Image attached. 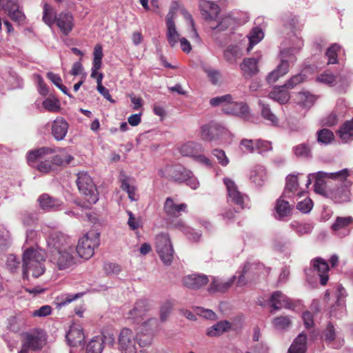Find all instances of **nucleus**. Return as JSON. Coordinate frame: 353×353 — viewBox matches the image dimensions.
<instances>
[{"label": "nucleus", "mask_w": 353, "mask_h": 353, "mask_svg": "<svg viewBox=\"0 0 353 353\" xmlns=\"http://www.w3.org/2000/svg\"><path fill=\"white\" fill-rule=\"evenodd\" d=\"M324 338L326 343L333 348H339L342 345L341 341H338L336 343H334L336 339V332L334 325L331 323L327 324L324 331Z\"/></svg>", "instance_id": "nucleus-43"}, {"label": "nucleus", "mask_w": 353, "mask_h": 353, "mask_svg": "<svg viewBox=\"0 0 353 353\" xmlns=\"http://www.w3.org/2000/svg\"><path fill=\"white\" fill-rule=\"evenodd\" d=\"M255 266L256 265L254 264H250V263H246L244 265L242 270L239 272V275L236 282V285L238 286H243L247 283L245 275L250 272V270H253L255 268Z\"/></svg>", "instance_id": "nucleus-53"}, {"label": "nucleus", "mask_w": 353, "mask_h": 353, "mask_svg": "<svg viewBox=\"0 0 353 353\" xmlns=\"http://www.w3.org/2000/svg\"><path fill=\"white\" fill-rule=\"evenodd\" d=\"M316 81L330 86H334L339 83V86L343 87L348 83V79L347 78H343L341 75L334 76L332 73L329 72H324L319 75L316 77Z\"/></svg>", "instance_id": "nucleus-22"}, {"label": "nucleus", "mask_w": 353, "mask_h": 353, "mask_svg": "<svg viewBox=\"0 0 353 353\" xmlns=\"http://www.w3.org/2000/svg\"><path fill=\"white\" fill-rule=\"evenodd\" d=\"M47 246L50 254L65 250L66 247H72L70 239L58 232L52 233L47 239Z\"/></svg>", "instance_id": "nucleus-13"}, {"label": "nucleus", "mask_w": 353, "mask_h": 353, "mask_svg": "<svg viewBox=\"0 0 353 353\" xmlns=\"http://www.w3.org/2000/svg\"><path fill=\"white\" fill-rule=\"evenodd\" d=\"M232 99V97L230 94H225L220 97H216L214 98H212L210 100V103L212 106H218V105H222V110L224 108L228 107V104H230V102Z\"/></svg>", "instance_id": "nucleus-52"}, {"label": "nucleus", "mask_w": 353, "mask_h": 353, "mask_svg": "<svg viewBox=\"0 0 353 353\" xmlns=\"http://www.w3.org/2000/svg\"><path fill=\"white\" fill-rule=\"evenodd\" d=\"M290 226L299 235H304L310 233L313 228L311 223H299L296 221L292 222Z\"/></svg>", "instance_id": "nucleus-49"}, {"label": "nucleus", "mask_w": 353, "mask_h": 353, "mask_svg": "<svg viewBox=\"0 0 353 353\" xmlns=\"http://www.w3.org/2000/svg\"><path fill=\"white\" fill-rule=\"evenodd\" d=\"M223 111L226 114L245 116L248 112V107L243 102H234L232 99L228 107L224 108Z\"/></svg>", "instance_id": "nucleus-34"}, {"label": "nucleus", "mask_w": 353, "mask_h": 353, "mask_svg": "<svg viewBox=\"0 0 353 353\" xmlns=\"http://www.w3.org/2000/svg\"><path fill=\"white\" fill-rule=\"evenodd\" d=\"M81 296V294L79 293L75 294H65L59 297H57L56 299V303L59 307L64 306L66 304H68L79 298Z\"/></svg>", "instance_id": "nucleus-59"}, {"label": "nucleus", "mask_w": 353, "mask_h": 353, "mask_svg": "<svg viewBox=\"0 0 353 353\" xmlns=\"http://www.w3.org/2000/svg\"><path fill=\"white\" fill-rule=\"evenodd\" d=\"M178 150L184 157H194L196 154L203 152V147L200 143L188 141L179 145Z\"/></svg>", "instance_id": "nucleus-27"}, {"label": "nucleus", "mask_w": 353, "mask_h": 353, "mask_svg": "<svg viewBox=\"0 0 353 353\" xmlns=\"http://www.w3.org/2000/svg\"><path fill=\"white\" fill-rule=\"evenodd\" d=\"M56 12L53 8L48 3L43 5V20L46 24L52 26L57 20Z\"/></svg>", "instance_id": "nucleus-47"}, {"label": "nucleus", "mask_w": 353, "mask_h": 353, "mask_svg": "<svg viewBox=\"0 0 353 353\" xmlns=\"http://www.w3.org/2000/svg\"><path fill=\"white\" fill-rule=\"evenodd\" d=\"M353 228V218L348 216H337L331 226L334 233L339 236L348 235Z\"/></svg>", "instance_id": "nucleus-15"}, {"label": "nucleus", "mask_w": 353, "mask_h": 353, "mask_svg": "<svg viewBox=\"0 0 353 353\" xmlns=\"http://www.w3.org/2000/svg\"><path fill=\"white\" fill-rule=\"evenodd\" d=\"M179 5L176 2H172L170 6L169 12L165 18L166 23V37L167 40L172 47H174L179 41L180 34L176 30L175 22L174 21Z\"/></svg>", "instance_id": "nucleus-10"}, {"label": "nucleus", "mask_w": 353, "mask_h": 353, "mask_svg": "<svg viewBox=\"0 0 353 353\" xmlns=\"http://www.w3.org/2000/svg\"><path fill=\"white\" fill-rule=\"evenodd\" d=\"M255 149L259 154L272 150V143L270 141L258 139L255 141Z\"/></svg>", "instance_id": "nucleus-64"}, {"label": "nucleus", "mask_w": 353, "mask_h": 353, "mask_svg": "<svg viewBox=\"0 0 353 353\" xmlns=\"http://www.w3.org/2000/svg\"><path fill=\"white\" fill-rule=\"evenodd\" d=\"M55 23L60 31L68 35L74 26V19L70 12H62L57 15Z\"/></svg>", "instance_id": "nucleus-16"}, {"label": "nucleus", "mask_w": 353, "mask_h": 353, "mask_svg": "<svg viewBox=\"0 0 353 353\" xmlns=\"http://www.w3.org/2000/svg\"><path fill=\"white\" fill-rule=\"evenodd\" d=\"M268 179L265 168L262 165H256L251 170L250 179L256 185L261 186Z\"/></svg>", "instance_id": "nucleus-30"}, {"label": "nucleus", "mask_w": 353, "mask_h": 353, "mask_svg": "<svg viewBox=\"0 0 353 353\" xmlns=\"http://www.w3.org/2000/svg\"><path fill=\"white\" fill-rule=\"evenodd\" d=\"M235 279V276H233L232 278L229 279L227 281H223L218 278H213V280L209 288V291L210 292H225L232 286Z\"/></svg>", "instance_id": "nucleus-36"}, {"label": "nucleus", "mask_w": 353, "mask_h": 353, "mask_svg": "<svg viewBox=\"0 0 353 353\" xmlns=\"http://www.w3.org/2000/svg\"><path fill=\"white\" fill-rule=\"evenodd\" d=\"M208 281L206 275L199 274H188L182 279L183 285L191 290H198L205 285Z\"/></svg>", "instance_id": "nucleus-19"}, {"label": "nucleus", "mask_w": 353, "mask_h": 353, "mask_svg": "<svg viewBox=\"0 0 353 353\" xmlns=\"http://www.w3.org/2000/svg\"><path fill=\"white\" fill-rule=\"evenodd\" d=\"M187 208L186 203H179V199L176 196L168 197L163 205L164 212L172 217H179L182 212H187Z\"/></svg>", "instance_id": "nucleus-14"}, {"label": "nucleus", "mask_w": 353, "mask_h": 353, "mask_svg": "<svg viewBox=\"0 0 353 353\" xmlns=\"http://www.w3.org/2000/svg\"><path fill=\"white\" fill-rule=\"evenodd\" d=\"M294 155L299 158H310L312 157L311 150L309 145L306 143H301L292 148Z\"/></svg>", "instance_id": "nucleus-50"}, {"label": "nucleus", "mask_w": 353, "mask_h": 353, "mask_svg": "<svg viewBox=\"0 0 353 353\" xmlns=\"http://www.w3.org/2000/svg\"><path fill=\"white\" fill-rule=\"evenodd\" d=\"M150 307L146 301L140 300L135 303L134 308L128 312V319H131L137 323L143 321L147 317Z\"/></svg>", "instance_id": "nucleus-17"}, {"label": "nucleus", "mask_w": 353, "mask_h": 353, "mask_svg": "<svg viewBox=\"0 0 353 353\" xmlns=\"http://www.w3.org/2000/svg\"><path fill=\"white\" fill-rule=\"evenodd\" d=\"M156 250L163 263L169 265L171 264L174 250L168 233L161 232L156 235Z\"/></svg>", "instance_id": "nucleus-8"}, {"label": "nucleus", "mask_w": 353, "mask_h": 353, "mask_svg": "<svg viewBox=\"0 0 353 353\" xmlns=\"http://www.w3.org/2000/svg\"><path fill=\"white\" fill-rule=\"evenodd\" d=\"M76 183L79 192L85 196V199L89 204L92 205L97 202L99 194L96 185L87 172H79Z\"/></svg>", "instance_id": "nucleus-4"}, {"label": "nucleus", "mask_w": 353, "mask_h": 353, "mask_svg": "<svg viewBox=\"0 0 353 353\" xmlns=\"http://www.w3.org/2000/svg\"><path fill=\"white\" fill-rule=\"evenodd\" d=\"M243 56L242 49L236 45H230L224 50L223 57L227 62L236 63L237 59Z\"/></svg>", "instance_id": "nucleus-37"}, {"label": "nucleus", "mask_w": 353, "mask_h": 353, "mask_svg": "<svg viewBox=\"0 0 353 353\" xmlns=\"http://www.w3.org/2000/svg\"><path fill=\"white\" fill-rule=\"evenodd\" d=\"M172 228L182 231L190 240L198 241L200 239L201 234L194 231L192 228L187 226L185 222L181 219H176L170 223Z\"/></svg>", "instance_id": "nucleus-26"}, {"label": "nucleus", "mask_w": 353, "mask_h": 353, "mask_svg": "<svg viewBox=\"0 0 353 353\" xmlns=\"http://www.w3.org/2000/svg\"><path fill=\"white\" fill-rule=\"evenodd\" d=\"M269 303L271 307L274 310H279L282 307H290V299L280 291H276L270 296Z\"/></svg>", "instance_id": "nucleus-29"}, {"label": "nucleus", "mask_w": 353, "mask_h": 353, "mask_svg": "<svg viewBox=\"0 0 353 353\" xmlns=\"http://www.w3.org/2000/svg\"><path fill=\"white\" fill-rule=\"evenodd\" d=\"M46 342L43 330H35L23 334L22 347L19 353H29L30 350H38L42 348Z\"/></svg>", "instance_id": "nucleus-7"}, {"label": "nucleus", "mask_w": 353, "mask_h": 353, "mask_svg": "<svg viewBox=\"0 0 353 353\" xmlns=\"http://www.w3.org/2000/svg\"><path fill=\"white\" fill-rule=\"evenodd\" d=\"M259 105L261 107L262 117L270 121L273 125H276L278 123L276 117L272 112L269 105L264 103L261 100L259 101Z\"/></svg>", "instance_id": "nucleus-48"}, {"label": "nucleus", "mask_w": 353, "mask_h": 353, "mask_svg": "<svg viewBox=\"0 0 353 353\" xmlns=\"http://www.w3.org/2000/svg\"><path fill=\"white\" fill-rule=\"evenodd\" d=\"M114 342V338L110 334L108 336H103V339L100 336H96L88 344L86 353H101L103 343L112 345Z\"/></svg>", "instance_id": "nucleus-20"}, {"label": "nucleus", "mask_w": 353, "mask_h": 353, "mask_svg": "<svg viewBox=\"0 0 353 353\" xmlns=\"http://www.w3.org/2000/svg\"><path fill=\"white\" fill-rule=\"evenodd\" d=\"M223 183L226 187L228 201L243 209L247 205L248 198L246 194L240 192L235 182L230 178L225 177Z\"/></svg>", "instance_id": "nucleus-9"}, {"label": "nucleus", "mask_w": 353, "mask_h": 353, "mask_svg": "<svg viewBox=\"0 0 353 353\" xmlns=\"http://www.w3.org/2000/svg\"><path fill=\"white\" fill-rule=\"evenodd\" d=\"M53 254H50V261L59 270H65L71 268L76 263L75 252L73 247H66Z\"/></svg>", "instance_id": "nucleus-6"}, {"label": "nucleus", "mask_w": 353, "mask_h": 353, "mask_svg": "<svg viewBox=\"0 0 353 353\" xmlns=\"http://www.w3.org/2000/svg\"><path fill=\"white\" fill-rule=\"evenodd\" d=\"M55 152L54 148L50 147H42L35 150H32L28 152L27 156L28 163H34L36 161L44 157L46 155L53 154Z\"/></svg>", "instance_id": "nucleus-38"}, {"label": "nucleus", "mask_w": 353, "mask_h": 353, "mask_svg": "<svg viewBox=\"0 0 353 353\" xmlns=\"http://www.w3.org/2000/svg\"><path fill=\"white\" fill-rule=\"evenodd\" d=\"M306 340V335L303 333L300 334L290 347L288 353H305Z\"/></svg>", "instance_id": "nucleus-41"}, {"label": "nucleus", "mask_w": 353, "mask_h": 353, "mask_svg": "<svg viewBox=\"0 0 353 353\" xmlns=\"http://www.w3.org/2000/svg\"><path fill=\"white\" fill-rule=\"evenodd\" d=\"M297 175L290 174L286 177L285 188L282 196L290 198L298 190Z\"/></svg>", "instance_id": "nucleus-40"}, {"label": "nucleus", "mask_w": 353, "mask_h": 353, "mask_svg": "<svg viewBox=\"0 0 353 353\" xmlns=\"http://www.w3.org/2000/svg\"><path fill=\"white\" fill-rule=\"evenodd\" d=\"M43 108L52 112H58L60 110L59 101L54 97L46 98L42 103Z\"/></svg>", "instance_id": "nucleus-51"}, {"label": "nucleus", "mask_w": 353, "mask_h": 353, "mask_svg": "<svg viewBox=\"0 0 353 353\" xmlns=\"http://www.w3.org/2000/svg\"><path fill=\"white\" fill-rule=\"evenodd\" d=\"M281 196L277 199L275 205V217L277 219L281 220L285 217L290 215L292 208L288 201H286Z\"/></svg>", "instance_id": "nucleus-35"}, {"label": "nucleus", "mask_w": 353, "mask_h": 353, "mask_svg": "<svg viewBox=\"0 0 353 353\" xmlns=\"http://www.w3.org/2000/svg\"><path fill=\"white\" fill-rule=\"evenodd\" d=\"M264 34L261 29L256 27L254 28L250 34L248 35L249 46L247 48V51L250 52L253 46L257 44L263 38Z\"/></svg>", "instance_id": "nucleus-46"}, {"label": "nucleus", "mask_w": 353, "mask_h": 353, "mask_svg": "<svg viewBox=\"0 0 353 353\" xmlns=\"http://www.w3.org/2000/svg\"><path fill=\"white\" fill-rule=\"evenodd\" d=\"M261 57V55H259L256 58H246L243 59L240 65V68L245 77H251L259 72L258 63Z\"/></svg>", "instance_id": "nucleus-24"}, {"label": "nucleus", "mask_w": 353, "mask_h": 353, "mask_svg": "<svg viewBox=\"0 0 353 353\" xmlns=\"http://www.w3.org/2000/svg\"><path fill=\"white\" fill-rule=\"evenodd\" d=\"M296 99L297 103L301 106L310 108L316 101V97L308 92H301L298 93Z\"/></svg>", "instance_id": "nucleus-45"}, {"label": "nucleus", "mask_w": 353, "mask_h": 353, "mask_svg": "<svg viewBox=\"0 0 353 353\" xmlns=\"http://www.w3.org/2000/svg\"><path fill=\"white\" fill-rule=\"evenodd\" d=\"M99 245V234L90 232L79 240L76 251L81 258L89 259L93 256L94 250Z\"/></svg>", "instance_id": "nucleus-5"}, {"label": "nucleus", "mask_w": 353, "mask_h": 353, "mask_svg": "<svg viewBox=\"0 0 353 353\" xmlns=\"http://www.w3.org/2000/svg\"><path fill=\"white\" fill-rule=\"evenodd\" d=\"M312 265L314 271L317 272L320 278L321 284L326 285L328 281L327 272L329 271L327 263L321 258H316L312 261Z\"/></svg>", "instance_id": "nucleus-25"}, {"label": "nucleus", "mask_w": 353, "mask_h": 353, "mask_svg": "<svg viewBox=\"0 0 353 353\" xmlns=\"http://www.w3.org/2000/svg\"><path fill=\"white\" fill-rule=\"evenodd\" d=\"M217 130L216 125H203L201 127L200 136L204 141H212L216 139Z\"/></svg>", "instance_id": "nucleus-44"}, {"label": "nucleus", "mask_w": 353, "mask_h": 353, "mask_svg": "<svg viewBox=\"0 0 353 353\" xmlns=\"http://www.w3.org/2000/svg\"><path fill=\"white\" fill-rule=\"evenodd\" d=\"M305 75L301 72L292 77L283 85L287 90L293 89L296 85L305 81Z\"/></svg>", "instance_id": "nucleus-57"}, {"label": "nucleus", "mask_w": 353, "mask_h": 353, "mask_svg": "<svg viewBox=\"0 0 353 353\" xmlns=\"http://www.w3.org/2000/svg\"><path fill=\"white\" fill-rule=\"evenodd\" d=\"M205 72L212 84L216 85L221 81V73L220 71L212 68H205Z\"/></svg>", "instance_id": "nucleus-61"}, {"label": "nucleus", "mask_w": 353, "mask_h": 353, "mask_svg": "<svg viewBox=\"0 0 353 353\" xmlns=\"http://www.w3.org/2000/svg\"><path fill=\"white\" fill-rule=\"evenodd\" d=\"M45 252L38 248L30 247L23 254V278L28 279L29 274L37 278L45 272Z\"/></svg>", "instance_id": "nucleus-2"}, {"label": "nucleus", "mask_w": 353, "mask_h": 353, "mask_svg": "<svg viewBox=\"0 0 353 353\" xmlns=\"http://www.w3.org/2000/svg\"><path fill=\"white\" fill-rule=\"evenodd\" d=\"M183 14H184L185 19H186V21L188 22V24L189 25V26L191 28L190 32V37L192 39H194L196 41L199 42V34L195 29L194 23V20L192 19V15L187 12H185L183 13Z\"/></svg>", "instance_id": "nucleus-60"}, {"label": "nucleus", "mask_w": 353, "mask_h": 353, "mask_svg": "<svg viewBox=\"0 0 353 353\" xmlns=\"http://www.w3.org/2000/svg\"><path fill=\"white\" fill-rule=\"evenodd\" d=\"M119 345L121 353H137L136 336L132 330L123 328L119 336Z\"/></svg>", "instance_id": "nucleus-11"}, {"label": "nucleus", "mask_w": 353, "mask_h": 353, "mask_svg": "<svg viewBox=\"0 0 353 353\" xmlns=\"http://www.w3.org/2000/svg\"><path fill=\"white\" fill-rule=\"evenodd\" d=\"M326 174L329 178L338 181L334 185L327 188L326 197L336 203L350 202L352 196L350 192L352 181L347 179L349 176L348 170L343 169L336 172H330Z\"/></svg>", "instance_id": "nucleus-1"}, {"label": "nucleus", "mask_w": 353, "mask_h": 353, "mask_svg": "<svg viewBox=\"0 0 353 353\" xmlns=\"http://www.w3.org/2000/svg\"><path fill=\"white\" fill-rule=\"evenodd\" d=\"M121 188L127 192L128 197L131 201H137L138 199V196L136 194V189L130 184V181L129 179H125L122 181Z\"/></svg>", "instance_id": "nucleus-56"}, {"label": "nucleus", "mask_w": 353, "mask_h": 353, "mask_svg": "<svg viewBox=\"0 0 353 353\" xmlns=\"http://www.w3.org/2000/svg\"><path fill=\"white\" fill-rule=\"evenodd\" d=\"M231 327V324L228 321H221L209 327L207 330V335L209 336H216L228 331Z\"/></svg>", "instance_id": "nucleus-42"}, {"label": "nucleus", "mask_w": 353, "mask_h": 353, "mask_svg": "<svg viewBox=\"0 0 353 353\" xmlns=\"http://www.w3.org/2000/svg\"><path fill=\"white\" fill-rule=\"evenodd\" d=\"M159 174L169 179L178 182H184L185 177L189 176L190 170L181 165H167L164 169L159 170Z\"/></svg>", "instance_id": "nucleus-12"}, {"label": "nucleus", "mask_w": 353, "mask_h": 353, "mask_svg": "<svg viewBox=\"0 0 353 353\" xmlns=\"http://www.w3.org/2000/svg\"><path fill=\"white\" fill-rule=\"evenodd\" d=\"M5 10L8 12L10 17L14 21L21 23L25 19L23 12L19 10L17 4L14 1L8 0L3 5Z\"/></svg>", "instance_id": "nucleus-33"}, {"label": "nucleus", "mask_w": 353, "mask_h": 353, "mask_svg": "<svg viewBox=\"0 0 353 353\" xmlns=\"http://www.w3.org/2000/svg\"><path fill=\"white\" fill-rule=\"evenodd\" d=\"M173 307V303L170 301H165L160 306V320L161 322L167 321Z\"/></svg>", "instance_id": "nucleus-54"}, {"label": "nucleus", "mask_w": 353, "mask_h": 353, "mask_svg": "<svg viewBox=\"0 0 353 353\" xmlns=\"http://www.w3.org/2000/svg\"><path fill=\"white\" fill-rule=\"evenodd\" d=\"M337 134L343 143L353 139V119L347 121L337 131Z\"/></svg>", "instance_id": "nucleus-39"}, {"label": "nucleus", "mask_w": 353, "mask_h": 353, "mask_svg": "<svg viewBox=\"0 0 353 353\" xmlns=\"http://www.w3.org/2000/svg\"><path fill=\"white\" fill-rule=\"evenodd\" d=\"M68 130V123L61 118H57L52 123L51 131L54 138L57 141L63 140Z\"/></svg>", "instance_id": "nucleus-23"}, {"label": "nucleus", "mask_w": 353, "mask_h": 353, "mask_svg": "<svg viewBox=\"0 0 353 353\" xmlns=\"http://www.w3.org/2000/svg\"><path fill=\"white\" fill-rule=\"evenodd\" d=\"M274 327L279 330L287 329L291 324V321L289 316H279L274 318L272 321Z\"/></svg>", "instance_id": "nucleus-55"}, {"label": "nucleus", "mask_w": 353, "mask_h": 353, "mask_svg": "<svg viewBox=\"0 0 353 353\" xmlns=\"http://www.w3.org/2000/svg\"><path fill=\"white\" fill-rule=\"evenodd\" d=\"M39 207L45 211H57L62 209L63 202L48 194H43L38 198Z\"/></svg>", "instance_id": "nucleus-18"}, {"label": "nucleus", "mask_w": 353, "mask_h": 353, "mask_svg": "<svg viewBox=\"0 0 353 353\" xmlns=\"http://www.w3.org/2000/svg\"><path fill=\"white\" fill-rule=\"evenodd\" d=\"M303 46V41L299 39H297L296 47L284 49L281 52V63L266 77V81L269 84L275 83L281 77L284 76L288 72L290 65H293L296 60V54Z\"/></svg>", "instance_id": "nucleus-3"}, {"label": "nucleus", "mask_w": 353, "mask_h": 353, "mask_svg": "<svg viewBox=\"0 0 353 353\" xmlns=\"http://www.w3.org/2000/svg\"><path fill=\"white\" fill-rule=\"evenodd\" d=\"M66 339L71 346H76L80 344L84 339L81 326L77 324L72 325L66 334Z\"/></svg>", "instance_id": "nucleus-28"}, {"label": "nucleus", "mask_w": 353, "mask_h": 353, "mask_svg": "<svg viewBox=\"0 0 353 353\" xmlns=\"http://www.w3.org/2000/svg\"><path fill=\"white\" fill-rule=\"evenodd\" d=\"M255 141L252 139H242L239 148L243 152L253 153L255 150Z\"/></svg>", "instance_id": "nucleus-62"}, {"label": "nucleus", "mask_w": 353, "mask_h": 353, "mask_svg": "<svg viewBox=\"0 0 353 353\" xmlns=\"http://www.w3.org/2000/svg\"><path fill=\"white\" fill-rule=\"evenodd\" d=\"M152 320L151 319H149L144 322H143L141 331L139 335V339H138V343L140 347H147L150 346L153 340V334L152 332H150L149 333H144V332H148V330L147 328L148 325H152Z\"/></svg>", "instance_id": "nucleus-31"}, {"label": "nucleus", "mask_w": 353, "mask_h": 353, "mask_svg": "<svg viewBox=\"0 0 353 353\" xmlns=\"http://www.w3.org/2000/svg\"><path fill=\"white\" fill-rule=\"evenodd\" d=\"M199 8L203 17L206 20L215 19L220 11L217 4L206 0L199 1Z\"/></svg>", "instance_id": "nucleus-21"}, {"label": "nucleus", "mask_w": 353, "mask_h": 353, "mask_svg": "<svg viewBox=\"0 0 353 353\" xmlns=\"http://www.w3.org/2000/svg\"><path fill=\"white\" fill-rule=\"evenodd\" d=\"M340 49V46L336 43L330 47L326 52L328 58V64H334L337 61V51Z\"/></svg>", "instance_id": "nucleus-63"}, {"label": "nucleus", "mask_w": 353, "mask_h": 353, "mask_svg": "<svg viewBox=\"0 0 353 353\" xmlns=\"http://www.w3.org/2000/svg\"><path fill=\"white\" fill-rule=\"evenodd\" d=\"M268 97L281 105L286 103L290 99V94L284 85L274 87L269 92Z\"/></svg>", "instance_id": "nucleus-32"}, {"label": "nucleus", "mask_w": 353, "mask_h": 353, "mask_svg": "<svg viewBox=\"0 0 353 353\" xmlns=\"http://www.w3.org/2000/svg\"><path fill=\"white\" fill-rule=\"evenodd\" d=\"M334 139V134L327 129H323L318 132L317 140L319 143L328 144Z\"/></svg>", "instance_id": "nucleus-58"}]
</instances>
